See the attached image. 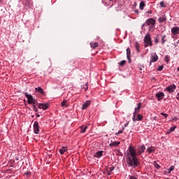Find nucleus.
Listing matches in <instances>:
<instances>
[{
	"label": "nucleus",
	"instance_id": "1",
	"mask_svg": "<svg viewBox=\"0 0 179 179\" xmlns=\"http://www.w3.org/2000/svg\"><path fill=\"white\" fill-rule=\"evenodd\" d=\"M145 150H146V147L145 145H142L138 146L137 152L135 150V148L130 145L127 150L126 162L127 163L128 167H133V169H136L139 164H141V162H139V158L136 156H141L143 153H145Z\"/></svg>",
	"mask_w": 179,
	"mask_h": 179
},
{
	"label": "nucleus",
	"instance_id": "2",
	"mask_svg": "<svg viewBox=\"0 0 179 179\" xmlns=\"http://www.w3.org/2000/svg\"><path fill=\"white\" fill-rule=\"evenodd\" d=\"M152 45H153V42H152L150 34H146L144 37V47L147 48V47H152Z\"/></svg>",
	"mask_w": 179,
	"mask_h": 179
},
{
	"label": "nucleus",
	"instance_id": "3",
	"mask_svg": "<svg viewBox=\"0 0 179 179\" xmlns=\"http://www.w3.org/2000/svg\"><path fill=\"white\" fill-rule=\"evenodd\" d=\"M24 94L27 99L28 104H36L37 103V101L33 98L31 94H29L27 92H24Z\"/></svg>",
	"mask_w": 179,
	"mask_h": 179
},
{
	"label": "nucleus",
	"instance_id": "4",
	"mask_svg": "<svg viewBox=\"0 0 179 179\" xmlns=\"http://www.w3.org/2000/svg\"><path fill=\"white\" fill-rule=\"evenodd\" d=\"M176 89H177V86L176 85V84H173L166 87L164 89V92H168V93H174L176 92Z\"/></svg>",
	"mask_w": 179,
	"mask_h": 179
},
{
	"label": "nucleus",
	"instance_id": "5",
	"mask_svg": "<svg viewBox=\"0 0 179 179\" xmlns=\"http://www.w3.org/2000/svg\"><path fill=\"white\" fill-rule=\"evenodd\" d=\"M141 106H142V103H139L138 104V106L134 108V113L133 114V118H132L134 122H135V117H136V114H138V111H139V110L141 109Z\"/></svg>",
	"mask_w": 179,
	"mask_h": 179
},
{
	"label": "nucleus",
	"instance_id": "6",
	"mask_svg": "<svg viewBox=\"0 0 179 179\" xmlns=\"http://www.w3.org/2000/svg\"><path fill=\"white\" fill-rule=\"evenodd\" d=\"M34 132L36 134L40 133V126L38 125V122H34Z\"/></svg>",
	"mask_w": 179,
	"mask_h": 179
},
{
	"label": "nucleus",
	"instance_id": "7",
	"mask_svg": "<svg viewBox=\"0 0 179 179\" xmlns=\"http://www.w3.org/2000/svg\"><path fill=\"white\" fill-rule=\"evenodd\" d=\"M145 23H147V26H155L156 24V20L154 18H148Z\"/></svg>",
	"mask_w": 179,
	"mask_h": 179
},
{
	"label": "nucleus",
	"instance_id": "8",
	"mask_svg": "<svg viewBox=\"0 0 179 179\" xmlns=\"http://www.w3.org/2000/svg\"><path fill=\"white\" fill-rule=\"evenodd\" d=\"M159 56H157V54L156 52L151 54L150 62H157Z\"/></svg>",
	"mask_w": 179,
	"mask_h": 179
},
{
	"label": "nucleus",
	"instance_id": "9",
	"mask_svg": "<svg viewBox=\"0 0 179 179\" xmlns=\"http://www.w3.org/2000/svg\"><path fill=\"white\" fill-rule=\"evenodd\" d=\"M155 97L157 99L158 101H160V100H163L164 99V92H158L155 94Z\"/></svg>",
	"mask_w": 179,
	"mask_h": 179
},
{
	"label": "nucleus",
	"instance_id": "10",
	"mask_svg": "<svg viewBox=\"0 0 179 179\" xmlns=\"http://www.w3.org/2000/svg\"><path fill=\"white\" fill-rule=\"evenodd\" d=\"M171 34L173 36H176V34H179V27H173L171 29Z\"/></svg>",
	"mask_w": 179,
	"mask_h": 179
},
{
	"label": "nucleus",
	"instance_id": "11",
	"mask_svg": "<svg viewBox=\"0 0 179 179\" xmlns=\"http://www.w3.org/2000/svg\"><path fill=\"white\" fill-rule=\"evenodd\" d=\"M90 104H92L91 101H86L82 106L83 110H86V108H87V107H89V106H90Z\"/></svg>",
	"mask_w": 179,
	"mask_h": 179
},
{
	"label": "nucleus",
	"instance_id": "12",
	"mask_svg": "<svg viewBox=\"0 0 179 179\" xmlns=\"http://www.w3.org/2000/svg\"><path fill=\"white\" fill-rule=\"evenodd\" d=\"M103 151L99 150L94 155V157H96V159H100V157L103 156Z\"/></svg>",
	"mask_w": 179,
	"mask_h": 179
},
{
	"label": "nucleus",
	"instance_id": "13",
	"mask_svg": "<svg viewBox=\"0 0 179 179\" xmlns=\"http://www.w3.org/2000/svg\"><path fill=\"white\" fill-rule=\"evenodd\" d=\"M127 57L129 63H131V49L129 48H127Z\"/></svg>",
	"mask_w": 179,
	"mask_h": 179
},
{
	"label": "nucleus",
	"instance_id": "14",
	"mask_svg": "<svg viewBox=\"0 0 179 179\" xmlns=\"http://www.w3.org/2000/svg\"><path fill=\"white\" fill-rule=\"evenodd\" d=\"M114 169L115 167L113 165L107 168L108 176H111V172L114 171Z\"/></svg>",
	"mask_w": 179,
	"mask_h": 179
},
{
	"label": "nucleus",
	"instance_id": "15",
	"mask_svg": "<svg viewBox=\"0 0 179 179\" xmlns=\"http://www.w3.org/2000/svg\"><path fill=\"white\" fill-rule=\"evenodd\" d=\"M38 108H41L42 110H47V108H48V104H47V103H39Z\"/></svg>",
	"mask_w": 179,
	"mask_h": 179
},
{
	"label": "nucleus",
	"instance_id": "16",
	"mask_svg": "<svg viewBox=\"0 0 179 179\" xmlns=\"http://www.w3.org/2000/svg\"><path fill=\"white\" fill-rule=\"evenodd\" d=\"M166 20H167V17H166V15H164L162 17H159L158 18V22L159 23H163L164 22H166Z\"/></svg>",
	"mask_w": 179,
	"mask_h": 179
},
{
	"label": "nucleus",
	"instance_id": "17",
	"mask_svg": "<svg viewBox=\"0 0 179 179\" xmlns=\"http://www.w3.org/2000/svg\"><path fill=\"white\" fill-rule=\"evenodd\" d=\"M67 150H68V147L63 146L59 150V153H60V155H64V153L65 152H66Z\"/></svg>",
	"mask_w": 179,
	"mask_h": 179
},
{
	"label": "nucleus",
	"instance_id": "18",
	"mask_svg": "<svg viewBox=\"0 0 179 179\" xmlns=\"http://www.w3.org/2000/svg\"><path fill=\"white\" fill-rule=\"evenodd\" d=\"M90 47L91 48H93L94 50V48H96V47H99V43L97 42H94V43H90Z\"/></svg>",
	"mask_w": 179,
	"mask_h": 179
},
{
	"label": "nucleus",
	"instance_id": "19",
	"mask_svg": "<svg viewBox=\"0 0 179 179\" xmlns=\"http://www.w3.org/2000/svg\"><path fill=\"white\" fill-rule=\"evenodd\" d=\"M35 90L36 92H38V93H40L41 94H44V90H43V88H41V87H38L37 88H35Z\"/></svg>",
	"mask_w": 179,
	"mask_h": 179
},
{
	"label": "nucleus",
	"instance_id": "20",
	"mask_svg": "<svg viewBox=\"0 0 179 179\" xmlns=\"http://www.w3.org/2000/svg\"><path fill=\"white\" fill-rule=\"evenodd\" d=\"M136 115H137V117H135V121H142V118H143V116L141 114H138V113Z\"/></svg>",
	"mask_w": 179,
	"mask_h": 179
},
{
	"label": "nucleus",
	"instance_id": "21",
	"mask_svg": "<svg viewBox=\"0 0 179 179\" xmlns=\"http://www.w3.org/2000/svg\"><path fill=\"white\" fill-rule=\"evenodd\" d=\"M80 129L81 134H85V132H86V129H87V126H82L80 127Z\"/></svg>",
	"mask_w": 179,
	"mask_h": 179
},
{
	"label": "nucleus",
	"instance_id": "22",
	"mask_svg": "<svg viewBox=\"0 0 179 179\" xmlns=\"http://www.w3.org/2000/svg\"><path fill=\"white\" fill-rule=\"evenodd\" d=\"M25 6H27V8H31V4L30 3V1L29 0H25V3H24Z\"/></svg>",
	"mask_w": 179,
	"mask_h": 179
},
{
	"label": "nucleus",
	"instance_id": "23",
	"mask_svg": "<svg viewBox=\"0 0 179 179\" xmlns=\"http://www.w3.org/2000/svg\"><path fill=\"white\" fill-rule=\"evenodd\" d=\"M176 128H177V127L176 126L171 127L167 131V134H171V132H173V131H176Z\"/></svg>",
	"mask_w": 179,
	"mask_h": 179
},
{
	"label": "nucleus",
	"instance_id": "24",
	"mask_svg": "<svg viewBox=\"0 0 179 179\" xmlns=\"http://www.w3.org/2000/svg\"><path fill=\"white\" fill-rule=\"evenodd\" d=\"M118 145H120V142L114 141V142L110 143L109 145L110 147H112V146H118Z\"/></svg>",
	"mask_w": 179,
	"mask_h": 179
},
{
	"label": "nucleus",
	"instance_id": "25",
	"mask_svg": "<svg viewBox=\"0 0 179 179\" xmlns=\"http://www.w3.org/2000/svg\"><path fill=\"white\" fill-rule=\"evenodd\" d=\"M159 36L160 35L157 34L156 36L154 38V41L155 43V45L159 44Z\"/></svg>",
	"mask_w": 179,
	"mask_h": 179
},
{
	"label": "nucleus",
	"instance_id": "26",
	"mask_svg": "<svg viewBox=\"0 0 179 179\" xmlns=\"http://www.w3.org/2000/svg\"><path fill=\"white\" fill-rule=\"evenodd\" d=\"M139 8L141 10H143V8H145V1H142L140 2Z\"/></svg>",
	"mask_w": 179,
	"mask_h": 179
},
{
	"label": "nucleus",
	"instance_id": "27",
	"mask_svg": "<svg viewBox=\"0 0 179 179\" xmlns=\"http://www.w3.org/2000/svg\"><path fill=\"white\" fill-rule=\"evenodd\" d=\"M147 152L148 153H152V152H155V149L153 148V147H150L147 148Z\"/></svg>",
	"mask_w": 179,
	"mask_h": 179
},
{
	"label": "nucleus",
	"instance_id": "28",
	"mask_svg": "<svg viewBox=\"0 0 179 179\" xmlns=\"http://www.w3.org/2000/svg\"><path fill=\"white\" fill-rule=\"evenodd\" d=\"M166 35H163V36L161 39L162 44H164V43H166L167 41V40H166Z\"/></svg>",
	"mask_w": 179,
	"mask_h": 179
},
{
	"label": "nucleus",
	"instance_id": "29",
	"mask_svg": "<svg viewBox=\"0 0 179 179\" xmlns=\"http://www.w3.org/2000/svg\"><path fill=\"white\" fill-rule=\"evenodd\" d=\"M164 61H165L167 64H169V62H170V56L166 55V56L164 57Z\"/></svg>",
	"mask_w": 179,
	"mask_h": 179
},
{
	"label": "nucleus",
	"instance_id": "30",
	"mask_svg": "<svg viewBox=\"0 0 179 179\" xmlns=\"http://www.w3.org/2000/svg\"><path fill=\"white\" fill-rule=\"evenodd\" d=\"M67 101L66 100H64L62 103H61V106L62 107H68V105H66Z\"/></svg>",
	"mask_w": 179,
	"mask_h": 179
},
{
	"label": "nucleus",
	"instance_id": "31",
	"mask_svg": "<svg viewBox=\"0 0 179 179\" xmlns=\"http://www.w3.org/2000/svg\"><path fill=\"white\" fill-rule=\"evenodd\" d=\"M135 48H136L137 52H140V50H139V43H138L137 42L135 43Z\"/></svg>",
	"mask_w": 179,
	"mask_h": 179
},
{
	"label": "nucleus",
	"instance_id": "32",
	"mask_svg": "<svg viewBox=\"0 0 179 179\" xmlns=\"http://www.w3.org/2000/svg\"><path fill=\"white\" fill-rule=\"evenodd\" d=\"M174 170V166H171L169 169H168V173H171Z\"/></svg>",
	"mask_w": 179,
	"mask_h": 179
},
{
	"label": "nucleus",
	"instance_id": "33",
	"mask_svg": "<svg viewBox=\"0 0 179 179\" xmlns=\"http://www.w3.org/2000/svg\"><path fill=\"white\" fill-rule=\"evenodd\" d=\"M159 5H160V7L161 8H166V4H164V1H162L160 3H159Z\"/></svg>",
	"mask_w": 179,
	"mask_h": 179
},
{
	"label": "nucleus",
	"instance_id": "34",
	"mask_svg": "<svg viewBox=\"0 0 179 179\" xmlns=\"http://www.w3.org/2000/svg\"><path fill=\"white\" fill-rule=\"evenodd\" d=\"M148 26H149L148 29L150 31L152 30H155V25H148Z\"/></svg>",
	"mask_w": 179,
	"mask_h": 179
},
{
	"label": "nucleus",
	"instance_id": "35",
	"mask_svg": "<svg viewBox=\"0 0 179 179\" xmlns=\"http://www.w3.org/2000/svg\"><path fill=\"white\" fill-rule=\"evenodd\" d=\"M163 68H164V66H159L157 68V71H158L159 72H162V70L163 69Z\"/></svg>",
	"mask_w": 179,
	"mask_h": 179
},
{
	"label": "nucleus",
	"instance_id": "36",
	"mask_svg": "<svg viewBox=\"0 0 179 179\" xmlns=\"http://www.w3.org/2000/svg\"><path fill=\"white\" fill-rule=\"evenodd\" d=\"M161 115L164 116V118H167V117H169V115L167 113H161Z\"/></svg>",
	"mask_w": 179,
	"mask_h": 179
},
{
	"label": "nucleus",
	"instance_id": "37",
	"mask_svg": "<svg viewBox=\"0 0 179 179\" xmlns=\"http://www.w3.org/2000/svg\"><path fill=\"white\" fill-rule=\"evenodd\" d=\"M122 132H123L122 130L118 131V132L115 133L116 136H118V135H120V134H122Z\"/></svg>",
	"mask_w": 179,
	"mask_h": 179
},
{
	"label": "nucleus",
	"instance_id": "38",
	"mask_svg": "<svg viewBox=\"0 0 179 179\" xmlns=\"http://www.w3.org/2000/svg\"><path fill=\"white\" fill-rule=\"evenodd\" d=\"M125 62H126L125 60L121 61L120 63V65L121 66H122V65H124V64H125Z\"/></svg>",
	"mask_w": 179,
	"mask_h": 179
},
{
	"label": "nucleus",
	"instance_id": "39",
	"mask_svg": "<svg viewBox=\"0 0 179 179\" xmlns=\"http://www.w3.org/2000/svg\"><path fill=\"white\" fill-rule=\"evenodd\" d=\"M25 176H27L28 177H30L31 176V173L29 171L25 172Z\"/></svg>",
	"mask_w": 179,
	"mask_h": 179
},
{
	"label": "nucleus",
	"instance_id": "40",
	"mask_svg": "<svg viewBox=\"0 0 179 179\" xmlns=\"http://www.w3.org/2000/svg\"><path fill=\"white\" fill-rule=\"evenodd\" d=\"M178 44H179V40L176 43H173V45H174V47H177V45H178Z\"/></svg>",
	"mask_w": 179,
	"mask_h": 179
},
{
	"label": "nucleus",
	"instance_id": "41",
	"mask_svg": "<svg viewBox=\"0 0 179 179\" xmlns=\"http://www.w3.org/2000/svg\"><path fill=\"white\" fill-rule=\"evenodd\" d=\"M145 26H148V24H147L146 22H145L144 24H143L141 25L142 29H143V27H145Z\"/></svg>",
	"mask_w": 179,
	"mask_h": 179
},
{
	"label": "nucleus",
	"instance_id": "42",
	"mask_svg": "<svg viewBox=\"0 0 179 179\" xmlns=\"http://www.w3.org/2000/svg\"><path fill=\"white\" fill-rule=\"evenodd\" d=\"M145 26H148V24H147L146 22H145L144 24H143L141 25L142 29H143V27H145Z\"/></svg>",
	"mask_w": 179,
	"mask_h": 179
},
{
	"label": "nucleus",
	"instance_id": "43",
	"mask_svg": "<svg viewBox=\"0 0 179 179\" xmlns=\"http://www.w3.org/2000/svg\"><path fill=\"white\" fill-rule=\"evenodd\" d=\"M129 179H138V178L135 176H129Z\"/></svg>",
	"mask_w": 179,
	"mask_h": 179
},
{
	"label": "nucleus",
	"instance_id": "44",
	"mask_svg": "<svg viewBox=\"0 0 179 179\" xmlns=\"http://www.w3.org/2000/svg\"><path fill=\"white\" fill-rule=\"evenodd\" d=\"M135 13H139V10L138 9L134 10Z\"/></svg>",
	"mask_w": 179,
	"mask_h": 179
},
{
	"label": "nucleus",
	"instance_id": "45",
	"mask_svg": "<svg viewBox=\"0 0 179 179\" xmlns=\"http://www.w3.org/2000/svg\"><path fill=\"white\" fill-rule=\"evenodd\" d=\"M129 124V122H128L127 123L124 124V127L126 128V127H128Z\"/></svg>",
	"mask_w": 179,
	"mask_h": 179
},
{
	"label": "nucleus",
	"instance_id": "46",
	"mask_svg": "<svg viewBox=\"0 0 179 179\" xmlns=\"http://www.w3.org/2000/svg\"><path fill=\"white\" fill-rule=\"evenodd\" d=\"M176 99H177V100H179V93L177 94Z\"/></svg>",
	"mask_w": 179,
	"mask_h": 179
},
{
	"label": "nucleus",
	"instance_id": "47",
	"mask_svg": "<svg viewBox=\"0 0 179 179\" xmlns=\"http://www.w3.org/2000/svg\"><path fill=\"white\" fill-rule=\"evenodd\" d=\"M155 166H156L157 169H160V165L159 164H157V165H155Z\"/></svg>",
	"mask_w": 179,
	"mask_h": 179
},
{
	"label": "nucleus",
	"instance_id": "48",
	"mask_svg": "<svg viewBox=\"0 0 179 179\" xmlns=\"http://www.w3.org/2000/svg\"><path fill=\"white\" fill-rule=\"evenodd\" d=\"M36 116L37 118H38V117H40V115H38V113H36Z\"/></svg>",
	"mask_w": 179,
	"mask_h": 179
},
{
	"label": "nucleus",
	"instance_id": "49",
	"mask_svg": "<svg viewBox=\"0 0 179 179\" xmlns=\"http://www.w3.org/2000/svg\"><path fill=\"white\" fill-rule=\"evenodd\" d=\"M172 38H176V35L173 34L172 35Z\"/></svg>",
	"mask_w": 179,
	"mask_h": 179
},
{
	"label": "nucleus",
	"instance_id": "50",
	"mask_svg": "<svg viewBox=\"0 0 179 179\" xmlns=\"http://www.w3.org/2000/svg\"><path fill=\"white\" fill-rule=\"evenodd\" d=\"M147 13H152V10L148 11Z\"/></svg>",
	"mask_w": 179,
	"mask_h": 179
},
{
	"label": "nucleus",
	"instance_id": "51",
	"mask_svg": "<svg viewBox=\"0 0 179 179\" xmlns=\"http://www.w3.org/2000/svg\"><path fill=\"white\" fill-rule=\"evenodd\" d=\"M33 107H34V110H36V105H34Z\"/></svg>",
	"mask_w": 179,
	"mask_h": 179
},
{
	"label": "nucleus",
	"instance_id": "52",
	"mask_svg": "<svg viewBox=\"0 0 179 179\" xmlns=\"http://www.w3.org/2000/svg\"><path fill=\"white\" fill-rule=\"evenodd\" d=\"M152 65V62H150V66Z\"/></svg>",
	"mask_w": 179,
	"mask_h": 179
},
{
	"label": "nucleus",
	"instance_id": "53",
	"mask_svg": "<svg viewBox=\"0 0 179 179\" xmlns=\"http://www.w3.org/2000/svg\"><path fill=\"white\" fill-rule=\"evenodd\" d=\"M124 129H125V128H124V127H123V128H122V131H124Z\"/></svg>",
	"mask_w": 179,
	"mask_h": 179
},
{
	"label": "nucleus",
	"instance_id": "54",
	"mask_svg": "<svg viewBox=\"0 0 179 179\" xmlns=\"http://www.w3.org/2000/svg\"><path fill=\"white\" fill-rule=\"evenodd\" d=\"M85 90H87V87L85 89Z\"/></svg>",
	"mask_w": 179,
	"mask_h": 179
},
{
	"label": "nucleus",
	"instance_id": "55",
	"mask_svg": "<svg viewBox=\"0 0 179 179\" xmlns=\"http://www.w3.org/2000/svg\"><path fill=\"white\" fill-rule=\"evenodd\" d=\"M109 1H113V0H109Z\"/></svg>",
	"mask_w": 179,
	"mask_h": 179
}]
</instances>
